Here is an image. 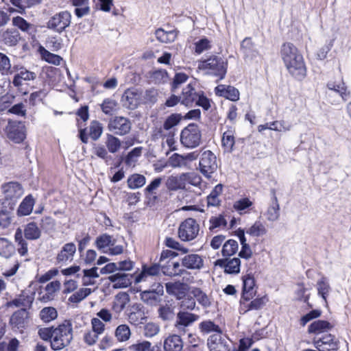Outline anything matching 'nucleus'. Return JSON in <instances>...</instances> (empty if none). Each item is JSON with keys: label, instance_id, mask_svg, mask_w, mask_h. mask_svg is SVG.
<instances>
[{"label": "nucleus", "instance_id": "nucleus-1", "mask_svg": "<svg viewBox=\"0 0 351 351\" xmlns=\"http://www.w3.org/2000/svg\"><path fill=\"white\" fill-rule=\"evenodd\" d=\"M280 57L289 73L298 80H302L306 75V67L303 56L291 43L282 45Z\"/></svg>", "mask_w": 351, "mask_h": 351}, {"label": "nucleus", "instance_id": "nucleus-2", "mask_svg": "<svg viewBox=\"0 0 351 351\" xmlns=\"http://www.w3.org/2000/svg\"><path fill=\"white\" fill-rule=\"evenodd\" d=\"M73 339L72 324L69 320L55 328L53 338L51 339V348L53 350H60L67 347Z\"/></svg>", "mask_w": 351, "mask_h": 351}, {"label": "nucleus", "instance_id": "nucleus-3", "mask_svg": "<svg viewBox=\"0 0 351 351\" xmlns=\"http://www.w3.org/2000/svg\"><path fill=\"white\" fill-rule=\"evenodd\" d=\"M199 68L205 71L206 73L223 79L227 71V62L222 58L213 56L202 61Z\"/></svg>", "mask_w": 351, "mask_h": 351}, {"label": "nucleus", "instance_id": "nucleus-4", "mask_svg": "<svg viewBox=\"0 0 351 351\" xmlns=\"http://www.w3.org/2000/svg\"><path fill=\"white\" fill-rule=\"evenodd\" d=\"M202 134L195 124H189L180 133V143L186 148L193 149L199 145Z\"/></svg>", "mask_w": 351, "mask_h": 351}, {"label": "nucleus", "instance_id": "nucleus-5", "mask_svg": "<svg viewBox=\"0 0 351 351\" xmlns=\"http://www.w3.org/2000/svg\"><path fill=\"white\" fill-rule=\"evenodd\" d=\"M71 14L66 10L53 14L47 22V27L56 33L61 34L71 23Z\"/></svg>", "mask_w": 351, "mask_h": 351}, {"label": "nucleus", "instance_id": "nucleus-6", "mask_svg": "<svg viewBox=\"0 0 351 351\" xmlns=\"http://www.w3.org/2000/svg\"><path fill=\"white\" fill-rule=\"evenodd\" d=\"M199 226L193 218L182 221L178 228V237L183 241H190L195 239L199 233Z\"/></svg>", "mask_w": 351, "mask_h": 351}, {"label": "nucleus", "instance_id": "nucleus-7", "mask_svg": "<svg viewBox=\"0 0 351 351\" xmlns=\"http://www.w3.org/2000/svg\"><path fill=\"white\" fill-rule=\"evenodd\" d=\"M108 129L115 135L124 136L130 133L132 122L127 117L116 116L109 120Z\"/></svg>", "mask_w": 351, "mask_h": 351}, {"label": "nucleus", "instance_id": "nucleus-8", "mask_svg": "<svg viewBox=\"0 0 351 351\" xmlns=\"http://www.w3.org/2000/svg\"><path fill=\"white\" fill-rule=\"evenodd\" d=\"M216 156L210 151H204L199 160V169L206 177L210 178L211 174L217 169Z\"/></svg>", "mask_w": 351, "mask_h": 351}, {"label": "nucleus", "instance_id": "nucleus-9", "mask_svg": "<svg viewBox=\"0 0 351 351\" xmlns=\"http://www.w3.org/2000/svg\"><path fill=\"white\" fill-rule=\"evenodd\" d=\"M122 105L128 110H135L142 104L141 89L131 88L125 90L121 97Z\"/></svg>", "mask_w": 351, "mask_h": 351}, {"label": "nucleus", "instance_id": "nucleus-10", "mask_svg": "<svg viewBox=\"0 0 351 351\" xmlns=\"http://www.w3.org/2000/svg\"><path fill=\"white\" fill-rule=\"evenodd\" d=\"M199 319L197 315L186 311H180L177 314L176 321L174 324L176 331L179 335H184L187 328Z\"/></svg>", "mask_w": 351, "mask_h": 351}, {"label": "nucleus", "instance_id": "nucleus-11", "mask_svg": "<svg viewBox=\"0 0 351 351\" xmlns=\"http://www.w3.org/2000/svg\"><path fill=\"white\" fill-rule=\"evenodd\" d=\"M191 182L189 173H182L176 175H171L165 182V186L169 191H176L184 189L186 183Z\"/></svg>", "mask_w": 351, "mask_h": 351}, {"label": "nucleus", "instance_id": "nucleus-12", "mask_svg": "<svg viewBox=\"0 0 351 351\" xmlns=\"http://www.w3.org/2000/svg\"><path fill=\"white\" fill-rule=\"evenodd\" d=\"M6 130L9 139L16 143L22 142L25 138V127L21 121H10Z\"/></svg>", "mask_w": 351, "mask_h": 351}, {"label": "nucleus", "instance_id": "nucleus-13", "mask_svg": "<svg viewBox=\"0 0 351 351\" xmlns=\"http://www.w3.org/2000/svg\"><path fill=\"white\" fill-rule=\"evenodd\" d=\"M1 191L5 199L14 202L19 199L24 193L21 184L17 182H9L3 184Z\"/></svg>", "mask_w": 351, "mask_h": 351}, {"label": "nucleus", "instance_id": "nucleus-14", "mask_svg": "<svg viewBox=\"0 0 351 351\" xmlns=\"http://www.w3.org/2000/svg\"><path fill=\"white\" fill-rule=\"evenodd\" d=\"M156 288L146 290L141 293V300L151 306H156L161 301V297L164 293L163 286L160 283L155 285Z\"/></svg>", "mask_w": 351, "mask_h": 351}, {"label": "nucleus", "instance_id": "nucleus-15", "mask_svg": "<svg viewBox=\"0 0 351 351\" xmlns=\"http://www.w3.org/2000/svg\"><path fill=\"white\" fill-rule=\"evenodd\" d=\"M207 346L210 351H229V344L221 332L210 335L207 340Z\"/></svg>", "mask_w": 351, "mask_h": 351}, {"label": "nucleus", "instance_id": "nucleus-16", "mask_svg": "<svg viewBox=\"0 0 351 351\" xmlns=\"http://www.w3.org/2000/svg\"><path fill=\"white\" fill-rule=\"evenodd\" d=\"M14 69L17 73L14 76L12 84L18 88L23 85V82L32 81L36 77V73L30 71L25 67L18 68L17 66H14Z\"/></svg>", "mask_w": 351, "mask_h": 351}, {"label": "nucleus", "instance_id": "nucleus-17", "mask_svg": "<svg viewBox=\"0 0 351 351\" xmlns=\"http://www.w3.org/2000/svg\"><path fill=\"white\" fill-rule=\"evenodd\" d=\"M76 252V245L74 243L64 244L57 254L56 261L58 264H67L73 260Z\"/></svg>", "mask_w": 351, "mask_h": 351}, {"label": "nucleus", "instance_id": "nucleus-18", "mask_svg": "<svg viewBox=\"0 0 351 351\" xmlns=\"http://www.w3.org/2000/svg\"><path fill=\"white\" fill-rule=\"evenodd\" d=\"M165 287L167 293L175 296L178 300L183 299L189 291L188 285L180 281L167 282Z\"/></svg>", "mask_w": 351, "mask_h": 351}, {"label": "nucleus", "instance_id": "nucleus-19", "mask_svg": "<svg viewBox=\"0 0 351 351\" xmlns=\"http://www.w3.org/2000/svg\"><path fill=\"white\" fill-rule=\"evenodd\" d=\"M243 295L242 298L249 301L256 295L255 280L252 274H246L243 276Z\"/></svg>", "mask_w": 351, "mask_h": 351}, {"label": "nucleus", "instance_id": "nucleus-20", "mask_svg": "<svg viewBox=\"0 0 351 351\" xmlns=\"http://www.w3.org/2000/svg\"><path fill=\"white\" fill-rule=\"evenodd\" d=\"M128 318L129 322L136 326L144 324L147 320V316L145 315L143 307L138 304H134L132 306Z\"/></svg>", "mask_w": 351, "mask_h": 351}, {"label": "nucleus", "instance_id": "nucleus-21", "mask_svg": "<svg viewBox=\"0 0 351 351\" xmlns=\"http://www.w3.org/2000/svg\"><path fill=\"white\" fill-rule=\"evenodd\" d=\"M313 344L319 351H331L337 348L335 337L330 334L318 339H314Z\"/></svg>", "mask_w": 351, "mask_h": 351}, {"label": "nucleus", "instance_id": "nucleus-22", "mask_svg": "<svg viewBox=\"0 0 351 351\" xmlns=\"http://www.w3.org/2000/svg\"><path fill=\"white\" fill-rule=\"evenodd\" d=\"M34 300V293L32 295L27 294L25 291L18 295L14 300L8 302L7 307H22V308H30Z\"/></svg>", "mask_w": 351, "mask_h": 351}, {"label": "nucleus", "instance_id": "nucleus-23", "mask_svg": "<svg viewBox=\"0 0 351 351\" xmlns=\"http://www.w3.org/2000/svg\"><path fill=\"white\" fill-rule=\"evenodd\" d=\"M108 279L113 283L115 289L125 288L132 283V276L121 271L110 276Z\"/></svg>", "mask_w": 351, "mask_h": 351}, {"label": "nucleus", "instance_id": "nucleus-24", "mask_svg": "<svg viewBox=\"0 0 351 351\" xmlns=\"http://www.w3.org/2000/svg\"><path fill=\"white\" fill-rule=\"evenodd\" d=\"M216 95L223 97L232 101L239 99V91L231 86L218 85L215 89Z\"/></svg>", "mask_w": 351, "mask_h": 351}, {"label": "nucleus", "instance_id": "nucleus-25", "mask_svg": "<svg viewBox=\"0 0 351 351\" xmlns=\"http://www.w3.org/2000/svg\"><path fill=\"white\" fill-rule=\"evenodd\" d=\"M199 93H197L191 84H189L183 88L181 95H180V102L186 106H192Z\"/></svg>", "mask_w": 351, "mask_h": 351}, {"label": "nucleus", "instance_id": "nucleus-26", "mask_svg": "<svg viewBox=\"0 0 351 351\" xmlns=\"http://www.w3.org/2000/svg\"><path fill=\"white\" fill-rule=\"evenodd\" d=\"M182 265L189 269H199L204 265V261L199 254H186L182 258Z\"/></svg>", "mask_w": 351, "mask_h": 351}, {"label": "nucleus", "instance_id": "nucleus-27", "mask_svg": "<svg viewBox=\"0 0 351 351\" xmlns=\"http://www.w3.org/2000/svg\"><path fill=\"white\" fill-rule=\"evenodd\" d=\"M160 272V267L157 265H153L149 267L144 266L141 272L135 278V282L149 281Z\"/></svg>", "mask_w": 351, "mask_h": 351}, {"label": "nucleus", "instance_id": "nucleus-28", "mask_svg": "<svg viewBox=\"0 0 351 351\" xmlns=\"http://www.w3.org/2000/svg\"><path fill=\"white\" fill-rule=\"evenodd\" d=\"M2 42L7 46L14 47L16 46L21 40V35L19 32L14 29H7L1 34Z\"/></svg>", "mask_w": 351, "mask_h": 351}, {"label": "nucleus", "instance_id": "nucleus-29", "mask_svg": "<svg viewBox=\"0 0 351 351\" xmlns=\"http://www.w3.org/2000/svg\"><path fill=\"white\" fill-rule=\"evenodd\" d=\"M165 351H182L183 342L180 335H169L164 341Z\"/></svg>", "mask_w": 351, "mask_h": 351}, {"label": "nucleus", "instance_id": "nucleus-30", "mask_svg": "<svg viewBox=\"0 0 351 351\" xmlns=\"http://www.w3.org/2000/svg\"><path fill=\"white\" fill-rule=\"evenodd\" d=\"M317 295L322 298L324 304L327 305V298L331 291V287L326 277H321L316 282Z\"/></svg>", "mask_w": 351, "mask_h": 351}, {"label": "nucleus", "instance_id": "nucleus-31", "mask_svg": "<svg viewBox=\"0 0 351 351\" xmlns=\"http://www.w3.org/2000/svg\"><path fill=\"white\" fill-rule=\"evenodd\" d=\"M217 264L223 267L224 271L227 274H238L240 271L241 261L239 258L218 260Z\"/></svg>", "mask_w": 351, "mask_h": 351}, {"label": "nucleus", "instance_id": "nucleus-32", "mask_svg": "<svg viewBox=\"0 0 351 351\" xmlns=\"http://www.w3.org/2000/svg\"><path fill=\"white\" fill-rule=\"evenodd\" d=\"M116 240L112 236L102 234L96 238L95 245L99 250L104 253L108 252L111 245H114Z\"/></svg>", "mask_w": 351, "mask_h": 351}, {"label": "nucleus", "instance_id": "nucleus-33", "mask_svg": "<svg viewBox=\"0 0 351 351\" xmlns=\"http://www.w3.org/2000/svg\"><path fill=\"white\" fill-rule=\"evenodd\" d=\"M272 200L266 212L267 219L269 221H277L280 217V206L276 195L275 190H271Z\"/></svg>", "mask_w": 351, "mask_h": 351}, {"label": "nucleus", "instance_id": "nucleus-34", "mask_svg": "<svg viewBox=\"0 0 351 351\" xmlns=\"http://www.w3.org/2000/svg\"><path fill=\"white\" fill-rule=\"evenodd\" d=\"M130 295L125 292L117 294L112 302V308L116 313H120L129 304Z\"/></svg>", "mask_w": 351, "mask_h": 351}, {"label": "nucleus", "instance_id": "nucleus-35", "mask_svg": "<svg viewBox=\"0 0 351 351\" xmlns=\"http://www.w3.org/2000/svg\"><path fill=\"white\" fill-rule=\"evenodd\" d=\"M69 2L75 7L74 12L77 18H82L89 14L90 0H69Z\"/></svg>", "mask_w": 351, "mask_h": 351}, {"label": "nucleus", "instance_id": "nucleus-36", "mask_svg": "<svg viewBox=\"0 0 351 351\" xmlns=\"http://www.w3.org/2000/svg\"><path fill=\"white\" fill-rule=\"evenodd\" d=\"M291 128V125H286L284 121H275L270 123H267L264 125H260L258 126V131L261 132L265 130H271L278 132H287Z\"/></svg>", "mask_w": 351, "mask_h": 351}, {"label": "nucleus", "instance_id": "nucleus-37", "mask_svg": "<svg viewBox=\"0 0 351 351\" xmlns=\"http://www.w3.org/2000/svg\"><path fill=\"white\" fill-rule=\"evenodd\" d=\"M159 95L158 90L154 88H149L143 90L141 89L142 104L152 106L158 101Z\"/></svg>", "mask_w": 351, "mask_h": 351}, {"label": "nucleus", "instance_id": "nucleus-38", "mask_svg": "<svg viewBox=\"0 0 351 351\" xmlns=\"http://www.w3.org/2000/svg\"><path fill=\"white\" fill-rule=\"evenodd\" d=\"M332 328V325L325 320H317L311 323L308 328L309 333L320 334L327 332Z\"/></svg>", "mask_w": 351, "mask_h": 351}, {"label": "nucleus", "instance_id": "nucleus-39", "mask_svg": "<svg viewBox=\"0 0 351 351\" xmlns=\"http://www.w3.org/2000/svg\"><path fill=\"white\" fill-rule=\"evenodd\" d=\"M155 136L156 138H162V144H166L169 147L171 151H174L176 149V141L174 138L175 134L173 132L169 131L168 132H166L160 128Z\"/></svg>", "mask_w": 351, "mask_h": 351}, {"label": "nucleus", "instance_id": "nucleus-40", "mask_svg": "<svg viewBox=\"0 0 351 351\" xmlns=\"http://www.w3.org/2000/svg\"><path fill=\"white\" fill-rule=\"evenodd\" d=\"M34 205V199L31 195L26 196L22 202L20 204L17 214L19 216L29 215L32 210Z\"/></svg>", "mask_w": 351, "mask_h": 351}, {"label": "nucleus", "instance_id": "nucleus-41", "mask_svg": "<svg viewBox=\"0 0 351 351\" xmlns=\"http://www.w3.org/2000/svg\"><path fill=\"white\" fill-rule=\"evenodd\" d=\"M190 294L196 299L197 302L203 307L207 308L210 306L211 302L209 297L201 289L193 287L190 291Z\"/></svg>", "mask_w": 351, "mask_h": 351}, {"label": "nucleus", "instance_id": "nucleus-42", "mask_svg": "<svg viewBox=\"0 0 351 351\" xmlns=\"http://www.w3.org/2000/svg\"><path fill=\"white\" fill-rule=\"evenodd\" d=\"M156 38L161 43H168L173 42L178 36V32L176 29L165 31L163 29H158L155 32Z\"/></svg>", "mask_w": 351, "mask_h": 351}, {"label": "nucleus", "instance_id": "nucleus-43", "mask_svg": "<svg viewBox=\"0 0 351 351\" xmlns=\"http://www.w3.org/2000/svg\"><path fill=\"white\" fill-rule=\"evenodd\" d=\"M161 267L163 274L167 276H178L183 273L178 262L168 261L167 265L162 264Z\"/></svg>", "mask_w": 351, "mask_h": 351}, {"label": "nucleus", "instance_id": "nucleus-44", "mask_svg": "<svg viewBox=\"0 0 351 351\" xmlns=\"http://www.w3.org/2000/svg\"><path fill=\"white\" fill-rule=\"evenodd\" d=\"M235 139L234 130H228L224 132L221 138V145L224 152L230 153L232 151Z\"/></svg>", "mask_w": 351, "mask_h": 351}, {"label": "nucleus", "instance_id": "nucleus-45", "mask_svg": "<svg viewBox=\"0 0 351 351\" xmlns=\"http://www.w3.org/2000/svg\"><path fill=\"white\" fill-rule=\"evenodd\" d=\"M222 191V184H219L215 186L207 197L208 206H218L220 204L221 200L219 199V195L221 194Z\"/></svg>", "mask_w": 351, "mask_h": 351}, {"label": "nucleus", "instance_id": "nucleus-46", "mask_svg": "<svg viewBox=\"0 0 351 351\" xmlns=\"http://www.w3.org/2000/svg\"><path fill=\"white\" fill-rule=\"evenodd\" d=\"M105 144L110 153L115 154L120 150L122 143L121 140L114 135L107 134Z\"/></svg>", "mask_w": 351, "mask_h": 351}, {"label": "nucleus", "instance_id": "nucleus-47", "mask_svg": "<svg viewBox=\"0 0 351 351\" xmlns=\"http://www.w3.org/2000/svg\"><path fill=\"white\" fill-rule=\"evenodd\" d=\"M24 235L27 239L36 240L40 238L41 230L35 222H30L25 227Z\"/></svg>", "mask_w": 351, "mask_h": 351}, {"label": "nucleus", "instance_id": "nucleus-48", "mask_svg": "<svg viewBox=\"0 0 351 351\" xmlns=\"http://www.w3.org/2000/svg\"><path fill=\"white\" fill-rule=\"evenodd\" d=\"M27 311L25 308H21L14 312L10 317V324L17 328H23L25 325Z\"/></svg>", "mask_w": 351, "mask_h": 351}, {"label": "nucleus", "instance_id": "nucleus-49", "mask_svg": "<svg viewBox=\"0 0 351 351\" xmlns=\"http://www.w3.org/2000/svg\"><path fill=\"white\" fill-rule=\"evenodd\" d=\"M114 336L119 342H125L131 337V330L128 325H119L114 330Z\"/></svg>", "mask_w": 351, "mask_h": 351}, {"label": "nucleus", "instance_id": "nucleus-50", "mask_svg": "<svg viewBox=\"0 0 351 351\" xmlns=\"http://www.w3.org/2000/svg\"><path fill=\"white\" fill-rule=\"evenodd\" d=\"M127 183L129 189H137L145 184L146 178L141 174L134 173L128 177Z\"/></svg>", "mask_w": 351, "mask_h": 351}, {"label": "nucleus", "instance_id": "nucleus-51", "mask_svg": "<svg viewBox=\"0 0 351 351\" xmlns=\"http://www.w3.org/2000/svg\"><path fill=\"white\" fill-rule=\"evenodd\" d=\"M246 233L252 237H259L265 235L267 230L265 226L260 221H256L246 229Z\"/></svg>", "mask_w": 351, "mask_h": 351}, {"label": "nucleus", "instance_id": "nucleus-52", "mask_svg": "<svg viewBox=\"0 0 351 351\" xmlns=\"http://www.w3.org/2000/svg\"><path fill=\"white\" fill-rule=\"evenodd\" d=\"M327 87L329 90L338 93L343 101H346L350 95V92L347 90L343 82H341L337 84L334 82H328L327 84Z\"/></svg>", "mask_w": 351, "mask_h": 351}, {"label": "nucleus", "instance_id": "nucleus-53", "mask_svg": "<svg viewBox=\"0 0 351 351\" xmlns=\"http://www.w3.org/2000/svg\"><path fill=\"white\" fill-rule=\"evenodd\" d=\"M14 252L13 245L5 238L0 237V256L9 258Z\"/></svg>", "mask_w": 351, "mask_h": 351}, {"label": "nucleus", "instance_id": "nucleus-54", "mask_svg": "<svg viewBox=\"0 0 351 351\" xmlns=\"http://www.w3.org/2000/svg\"><path fill=\"white\" fill-rule=\"evenodd\" d=\"M39 52L42 58L49 63L60 65L62 61V58L60 56L49 52L42 46L39 47Z\"/></svg>", "mask_w": 351, "mask_h": 351}, {"label": "nucleus", "instance_id": "nucleus-55", "mask_svg": "<svg viewBox=\"0 0 351 351\" xmlns=\"http://www.w3.org/2000/svg\"><path fill=\"white\" fill-rule=\"evenodd\" d=\"M103 133L102 124L98 121H93L88 128V135L93 140H98Z\"/></svg>", "mask_w": 351, "mask_h": 351}, {"label": "nucleus", "instance_id": "nucleus-56", "mask_svg": "<svg viewBox=\"0 0 351 351\" xmlns=\"http://www.w3.org/2000/svg\"><path fill=\"white\" fill-rule=\"evenodd\" d=\"M92 291L89 288H81L74 292L68 299L70 303L77 304L85 299L91 293Z\"/></svg>", "mask_w": 351, "mask_h": 351}, {"label": "nucleus", "instance_id": "nucleus-57", "mask_svg": "<svg viewBox=\"0 0 351 351\" xmlns=\"http://www.w3.org/2000/svg\"><path fill=\"white\" fill-rule=\"evenodd\" d=\"M239 248L237 241L233 239H229L226 241L222 248V255L223 256H230L234 254Z\"/></svg>", "mask_w": 351, "mask_h": 351}, {"label": "nucleus", "instance_id": "nucleus-58", "mask_svg": "<svg viewBox=\"0 0 351 351\" xmlns=\"http://www.w3.org/2000/svg\"><path fill=\"white\" fill-rule=\"evenodd\" d=\"M0 72L2 75H10L13 73L10 58L0 52Z\"/></svg>", "mask_w": 351, "mask_h": 351}, {"label": "nucleus", "instance_id": "nucleus-59", "mask_svg": "<svg viewBox=\"0 0 351 351\" xmlns=\"http://www.w3.org/2000/svg\"><path fill=\"white\" fill-rule=\"evenodd\" d=\"M199 328L202 332L206 334L212 332H215V333L221 332L220 327L210 320L202 322L199 324Z\"/></svg>", "mask_w": 351, "mask_h": 351}, {"label": "nucleus", "instance_id": "nucleus-60", "mask_svg": "<svg viewBox=\"0 0 351 351\" xmlns=\"http://www.w3.org/2000/svg\"><path fill=\"white\" fill-rule=\"evenodd\" d=\"M160 330L159 324L154 322H148L143 327V335L147 338H152L157 335Z\"/></svg>", "mask_w": 351, "mask_h": 351}, {"label": "nucleus", "instance_id": "nucleus-61", "mask_svg": "<svg viewBox=\"0 0 351 351\" xmlns=\"http://www.w3.org/2000/svg\"><path fill=\"white\" fill-rule=\"evenodd\" d=\"M118 103L116 100L107 98L101 104L102 112L106 114H112L116 111Z\"/></svg>", "mask_w": 351, "mask_h": 351}, {"label": "nucleus", "instance_id": "nucleus-62", "mask_svg": "<svg viewBox=\"0 0 351 351\" xmlns=\"http://www.w3.org/2000/svg\"><path fill=\"white\" fill-rule=\"evenodd\" d=\"M58 316L57 311L53 307H45L40 312V317L45 322H49Z\"/></svg>", "mask_w": 351, "mask_h": 351}, {"label": "nucleus", "instance_id": "nucleus-63", "mask_svg": "<svg viewBox=\"0 0 351 351\" xmlns=\"http://www.w3.org/2000/svg\"><path fill=\"white\" fill-rule=\"evenodd\" d=\"M108 150L102 145H95L93 147V154L103 159L106 164L112 160V156L108 154Z\"/></svg>", "mask_w": 351, "mask_h": 351}, {"label": "nucleus", "instance_id": "nucleus-64", "mask_svg": "<svg viewBox=\"0 0 351 351\" xmlns=\"http://www.w3.org/2000/svg\"><path fill=\"white\" fill-rule=\"evenodd\" d=\"M168 73L165 69H159L154 71L150 76L152 82L156 84H163L167 82Z\"/></svg>", "mask_w": 351, "mask_h": 351}]
</instances>
